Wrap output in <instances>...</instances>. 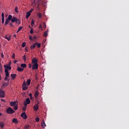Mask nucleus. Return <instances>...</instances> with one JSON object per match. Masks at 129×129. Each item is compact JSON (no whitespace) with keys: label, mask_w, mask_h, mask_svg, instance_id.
I'll use <instances>...</instances> for the list:
<instances>
[{"label":"nucleus","mask_w":129,"mask_h":129,"mask_svg":"<svg viewBox=\"0 0 129 129\" xmlns=\"http://www.w3.org/2000/svg\"><path fill=\"white\" fill-rule=\"evenodd\" d=\"M5 91L0 89V98H4Z\"/></svg>","instance_id":"nucleus-4"},{"label":"nucleus","mask_w":129,"mask_h":129,"mask_svg":"<svg viewBox=\"0 0 129 129\" xmlns=\"http://www.w3.org/2000/svg\"><path fill=\"white\" fill-rule=\"evenodd\" d=\"M6 112L8 114H14L16 111L14 110L12 107H9L6 109Z\"/></svg>","instance_id":"nucleus-1"},{"label":"nucleus","mask_w":129,"mask_h":129,"mask_svg":"<svg viewBox=\"0 0 129 129\" xmlns=\"http://www.w3.org/2000/svg\"><path fill=\"white\" fill-rule=\"evenodd\" d=\"M34 24H35V22L34 21V20H32L31 21V26L33 27V26H34Z\"/></svg>","instance_id":"nucleus-35"},{"label":"nucleus","mask_w":129,"mask_h":129,"mask_svg":"<svg viewBox=\"0 0 129 129\" xmlns=\"http://www.w3.org/2000/svg\"><path fill=\"white\" fill-rule=\"evenodd\" d=\"M30 16H31V13H30V12H27L26 13V19H28L29 17H30Z\"/></svg>","instance_id":"nucleus-17"},{"label":"nucleus","mask_w":129,"mask_h":129,"mask_svg":"<svg viewBox=\"0 0 129 129\" xmlns=\"http://www.w3.org/2000/svg\"><path fill=\"white\" fill-rule=\"evenodd\" d=\"M10 104L11 106H15V105L18 104V103L17 101L10 102Z\"/></svg>","instance_id":"nucleus-9"},{"label":"nucleus","mask_w":129,"mask_h":129,"mask_svg":"<svg viewBox=\"0 0 129 129\" xmlns=\"http://www.w3.org/2000/svg\"><path fill=\"white\" fill-rule=\"evenodd\" d=\"M2 24L5 23V17L2 18Z\"/></svg>","instance_id":"nucleus-37"},{"label":"nucleus","mask_w":129,"mask_h":129,"mask_svg":"<svg viewBox=\"0 0 129 129\" xmlns=\"http://www.w3.org/2000/svg\"><path fill=\"white\" fill-rule=\"evenodd\" d=\"M12 122L17 124L19 123V121H18V119L14 118L12 119Z\"/></svg>","instance_id":"nucleus-11"},{"label":"nucleus","mask_w":129,"mask_h":129,"mask_svg":"<svg viewBox=\"0 0 129 129\" xmlns=\"http://www.w3.org/2000/svg\"><path fill=\"white\" fill-rule=\"evenodd\" d=\"M35 39H37V36H33V40H35Z\"/></svg>","instance_id":"nucleus-53"},{"label":"nucleus","mask_w":129,"mask_h":129,"mask_svg":"<svg viewBox=\"0 0 129 129\" xmlns=\"http://www.w3.org/2000/svg\"><path fill=\"white\" fill-rule=\"evenodd\" d=\"M34 111H37L39 109V105L38 104L34 105L33 106Z\"/></svg>","instance_id":"nucleus-10"},{"label":"nucleus","mask_w":129,"mask_h":129,"mask_svg":"<svg viewBox=\"0 0 129 129\" xmlns=\"http://www.w3.org/2000/svg\"><path fill=\"white\" fill-rule=\"evenodd\" d=\"M15 23L16 24H18V25H20V24H21V21L20 20V19H17Z\"/></svg>","instance_id":"nucleus-26"},{"label":"nucleus","mask_w":129,"mask_h":129,"mask_svg":"<svg viewBox=\"0 0 129 129\" xmlns=\"http://www.w3.org/2000/svg\"><path fill=\"white\" fill-rule=\"evenodd\" d=\"M29 39L30 40H33V38L31 36H29Z\"/></svg>","instance_id":"nucleus-56"},{"label":"nucleus","mask_w":129,"mask_h":129,"mask_svg":"<svg viewBox=\"0 0 129 129\" xmlns=\"http://www.w3.org/2000/svg\"><path fill=\"white\" fill-rule=\"evenodd\" d=\"M25 49L26 52H28V47H25Z\"/></svg>","instance_id":"nucleus-49"},{"label":"nucleus","mask_w":129,"mask_h":129,"mask_svg":"<svg viewBox=\"0 0 129 129\" xmlns=\"http://www.w3.org/2000/svg\"><path fill=\"white\" fill-rule=\"evenodd\" d=\"M17 19L18 18H17V17H12V19H11L12 23H16Z\"/></svg>","instance_id":"nucleus-13"},{"label":"nucleus","mask_w":129,"mask_h":129,"mask_svg":"<svg viewBox=\"0 0 129 129\" xmlns=\"http://www.w3.org/2000/svg\"><path fill=\"white\" fill-rule=\"evenodd\" d=\"M10 26H11V27H12L13 28H14V25L13 24V22H11V23H10Z\"/></svg>","instance_id":"nucleus-41"},{"label":"nucleus","mask_w":129,"mask_h":129,"mask_svg":"<svg viewBox=\"0 0 129 129\" xmlns=\"http://www.w3.org/2000/svg\"><path fill=\"white\" fill-rule=\"evenodd\" d=\"M23 59L26 60V55L23 56Z\"/></svg>","instance_id":"nucleus-58"},{"label":"nucleus","mask_w":129,"mask_h":129,"mask_svg":"<svg viewBox=\"0 0 129 129\" xmlns=\"http://www.w3.org/2000/svg\"><path fill=\"white\" fill-rule=\"evenodd\" d=\"M34 48H36V44H35V43H34V44H33L32 45H31L30 46V49L31 50H33V49H34Z\"/></svg>","instance_id":"nucleus-25"},{"label":"nucleus","mask_w":129,"mask_h":129,"mask_svg":"<svg viewBox=\"0 0 129 129\" xmlns=\"http://www.w3.org/2000/svg\"><path fill=\"white\" fill-rule=\"evenodd\" d=\"M2 115H3V113H2L1 112H0V116H2Z\"/></svg>","instance_id":"nucleus-61"},{"label":"nucleus","mask_w":129,"mask_h":129,"mask_svg":"<svg viewBox=\"0 0 129 129\" xmlns=\"http://www.w3.org/2000/svg\"><path fill=\"white\" fill-rule=\"evenodd\" d=\"M39 29H41V30H43V28H42V25H40L39 26Z\"/></svg>","instance_id":"nucleus-47"},{"label":"nucleus","mask_w":129,"mask_h":129,"mask_svg":"<svg viewBox=\"0 0 129 129\" xmlns=\"http://www.w3.org/2000/svg\"><path fill=\"white\" fill-rule=\"evenodd\" d=\"M35 77L36 78V80H37V79H38V75L36 74Z\"/></svg>","instance_id":"nucleus-51"},{"label":"nucleus","mask_w":129,"mask_h":129,"mask_svg":"<svg viewBox=\"0 0 129 129\" xmlns=\"http://www.w3.org/2000/svg\"><path fill=\"white\" fill-rule=\"evenodd\" d=\"M42 26H43V28H44V29L46 28V23H43Z\"/></svg>","instance_id":"nucleus-40"},{"label":"nucleus","mask_w":129,"mask_h":129,"mask_svg":"<svg viewBox=\"0 0 129 129\" xmlns=\"http://www.w3.org/2000/svg\"><path fill=\"white\" fill-rule=\"evenodd\" d=\"M4 127H5V122L3 121L0 122V127H1V128H4Z\"/></svg>","instance_id":"nucleus-14"},{"label":"nucleus","mask_w":129,"mask_h":129,"mask_svg":"<svg viewBox=\"0 0 129 129\" xmlns=\"http://www.w3.org/2000/svg\"><path fill=\"white\" fill-rule=\"evenodd\" d=\"M1 101L2 102H6V101H5V99H1Z\"/></svg>","instance_id":"nucleus-42"},{"label":"nucleus","mask_w":129,"mask_h":129,"mask_svg":"<svg viewBox=\"0 0 129 129\" xmlns=\"http://www.w3.org/2000/svg\"><path fill=\"white\" fill-rule=\"evenodd\" d=\"M30 99H33V97H30Z\"/></svg>","instance_id":"nucleus-60"},{"label":"nucleus","mask_w":129,"mask_h":129,"mask_svg":"<svg viewBox=\"0 0 129 129\" xmlns=\"http://www.w3.org/2000/svg\"><path fill=\"white\" fill-rule=\"evenodd\" d=\"M18 60H15L14 61V63H15V64H17V63H18Z\"/></svg>","instance_id":"nucleus-54"},{"label":"nucleus","mask_w":129,"mask_h":129,"mask_svg":"<svg viewBox=\"0 0 129 129\" xmlns=\"http://www.w3.org/2000/svg\"><path fill=\"white\" fill-rule=\"evenodd\" d=\"M38 67H39V64H38V63L32 64L33 70H36L38 69Z\"/></svg>","instance_id":"nucleus-8"},{"label":"nucleus","mask_w":129,"mask_h":129,"mask_svg":"<svg viewBox=\"0 0 129 129\" xmlns=\"http://www.w3.org/2000/svg\"><path fill=\"white\" fill-rule=\"evenodd\" d=\"M21 30H23V27L21 26L18 28V31H21Z\"/></svg>","instance_id":"nucleus-38"},{"label":"nucleus","mask_w":129,"mask_h":129,"mask_svg":"<svg viewBox=\"0 0 129 129\" xmlns=\"http://www.w3.org/2000/svg\"><path fill=\"white\" fill-rule=\"evenodd\" d=\"M34 96L35 98H37L39 96V91H37L35 92Z\"/></svg>","instance_id":"nucleus-16"},{"label":"nucleus","mask_w":129,"mask_h":129,"mask_svg":"<svg viewBox=\"0 0 129 129\" xmlns=\"http://www.w3.org/2000/svg\"><path fill=\"white\" fill-rule=\"evenodd\" d=\"M14 37H15V38H16V37H17V36H16V34H15V35H14Z\"/></svg>","instance_id":"nucleus-62"},{"label":"nucleus","mask_w":129,"mask_h":129,"mask_svg":"<svg viewBox=\"0 0 129 129\" xmlns=\"http://www.w3.org/2000/svg\"><path fill=\"white\" fill-rule=\"evenodd\" d=\"M26 83L27 85H30V84H31V80L28 79L27 80Z\"/></svg>","instance_id":"nucleus-27"},{"label":"nucleus","mask_w":129,"mask_h":129,"mask_svg":"<svg viewBox=\"0 0 129 129\" xmlns=\"http://www.w3.org/2000/svg\"><path fill=\"white\" fill-rule=\"evenodd\" d=\"M8 85H9V84L7 83H4L3 84V87H7V86H8Z\"/></svg>","instance_id":"nucleus-31"},{"label":"nucleus","mask_w":129,"mask_h":129,"mask_svg":"<svg viewBox=\"0 0 129 129\" xmlns=\"http://www.w3.org/2000/svg\"><path fill=\"white\" fill-rule=\"evenodd\" d=\"M29 95L30 97H32V93L29 94Z\"/></svg>","instance_id":"nucleus-59"},{"label":"nucleus","mask_w":129,"mask_h":129,"mask_svg":"<svg viewBox=\"0 0 129 129\" xmlns=\"http://www.w3.org/2000/svg\"><path fill=\"white\" fill-rule=\"evenodd\" d=\"M11 77L13 79H15V78H16V77H17V74H12L11 75Z\"/></svg>","instance_id":"nucleus-15"},{"label":"nucleus","mask_w":129,"mask_h":129,"mask_svg":"<svg viewBox=\"0 0 129 129\" xmlns=\"http://www.w3.org/2000/svg\"><path fill=\"white\" fill-rule=\"evenodd\" d=\"M42 127H44V126H46V123H45V120L44 119H42V123L41 124Z\"/></svg>","instance_id":"nucleus-18"},{"label":"nucleus","mask_w":129,"mask_h":129,"mask_svg":"<svg viewBox=\"0 0 129 129\" xmlns=\"http://www.w3.org/2000/svg\"><path fill=\"white\" fill-rule=\"evenodd\" d=\"M22 89L23 90H27V89H28V87H27V85L26 84V82L25 81L23 82L22 85Z\"/></svg>","instance_id":"nucleus-6"},{"label":"nucleus","mask_w":129,"mask_h":129,"mask_svg":"<svg viewBox=\"0 0 129 129\" xmlns=\"http://www.w3.org/2000/svg\"><path fill=\"white\" fill-rule=\"evenodd\" d=\"M17 71H19V72H23V71H24V69H22L20 67H18Z\"/></svg>","instance_id":"nucleus-19"},{"label":"nucleus","mask_w":129,"mask_h":129,"mask_svg":"<svg viewBox=\"0 0 129 129\" xmlns=\"http://www.w3.org/2000/svg\"><path fill=\"white\" fill-rule=\"evenodd\" d=\"M25 129H29L30 128V125H26L24 127Z\"/></svg>","instance_id":"nucleus-32"},{"label":"nucleus","mask_w":129,"mask_h":129,"mask_svg":"<svg viewBox=\"0 0 129 129\" xmlns=\"http://www.w3.org/2000/svg\"><path fill=\"white\" fill-rule=\"evenodd\" d=\"M8 77H5V78L4 79L5 81H8Z\"/></svg>","instance_id":"nucleus-43"},{"label":"nucleus","mask_w":129,"mask_h":129,"mask_svg":"<svg viewBox=\"0 0 129 129\" xmlns=\"http://www.w3.org/2000/svg\"><path fill=\"white\" fill-rule=\"evenodd\" d=\"M28 27H29V28H31V26H30V25H29Z\"/></svg>","instance_id":"nucleus-64"},{"label":"nucleus","mask_w":129,"mask_h":129,"mask_svg":"<svg viewBox=\"0 0 129 129\" xmlns=\"http://www.w3.org/2000/svg\"><path fill=\"white\" fill-rule=\"evenodd\" d=\"M1 57L2 58H4V57H5V56L4 55V53H1Z\"/></svg>","instance_id":"nucleus-52"},{"label":"nucleus","mask_w":129,"mask_h":129,"mask_svg":"<svg viewBox=\"0 0 129 129\" xmlns=\"http://www.w3.org/2000/svg\"><path fill=\"white\" fill-rule=\"evenodd\" d=\"M15 11L16 12V13H19V11H18V8H15Z\"/></svg>","instance_id":"nucleus-39"},{"label":"nucleus","mask_w":129,"mask_h":129,"mask_svg":"<svg viewBox=\"0 0 129 129\" xmlns=\"http://www.w3.org/2000/svg\"><path fill=\"white\" fill-rule=\"evenodd\" d=\"M28 66H29V68H31V67H32V64H29L28 65Z\"/></svg>","instance_id":"nucleus-57"},{"label":"nucleus","mask_w":129,"mask_h":129,"mask_svg":"<svg viewBox=\"0 0 129 129\" xmlns=\"http://www.w3.org/2000/svg\"><path fill=\"white\" fill-rule=\"evenodd\" d=\"M19 32H20V31H19V30L18 29L17 33H18Z\"/></svg>","instance_id":"nucleus-63"},{"label":"nucleus","mask_w":129,"mask_h":129,"mask_svg":"<svg viewBox=\"0 0 129 129\" xmlns=\"http://www.w3.org/2000/svg\"><path fill=\"white\" fill-rule=\"evenodd\" d=\"M32 64H38V59L34 57L32 59Z\"/></svg>","instance_id":"nucleus-7"},{"label":"nucleus","mask_w":129,"mask_h":129,"mask_svg":"<svg viewBox=\"0 0 129 129\" xmlns=\"http://www.w3.org/2000/svg\"><path fill=\"white\" fill-rule=\"evenodd\" d=\"M27 109V105H24L23 107V110H26Z\"/></svg>","instance_id":"nucleus-36"},{"label":"nucleus","mask_w":129,"mask_h":129,"mask_svg":"<svg viewBox=\"0 0 129 129\" xmlns=\"http://www.w3.org/2000/svg\"><path fill=\"white\" fill-rule=\"evenodd\" d=\"M43 36L44 37H47V36H48V31H45Z\"/></svg>","instance_id":"nucleus-30"},{"label":"nucleus","mask_w":129,"mask_h":129,"mask_svg":"<svg viewBox=\"0 0 129 129\" xmlns=\"http://www.w3.org/2000/svg\"><path fill=\"white\" fill-rule=\"evenodd\" d=\"M14 109L15 110H17L18 107V104H17L16 105L14 106Z\"/></svg>","instance_id":"nucleus-28"},{"label":"nucleus","mask_w":129,"mask_h":129,"mask_svg":"<svg viewBox=\"0 0 129 129\" xmlns=\"http://www.w3.org/2000/svg\"><path fill=\"white\" fill-rule=\"evenodd\" d=\"M12 19H13V16L9 15L7 18V20H9V21H12Z\"/></svg>","instance_id":"nucleus-21"},{"label":"nucleus","mask_w":129,"mask_h":129,"mask_svg":"<svg viewBox=\"0 0 129 129\" xmlns=\"http://www.w3.org/2000/svg\"><path fill=\"white\" fill-rule=\"evenodd\" d=\"M22 48H25L26 47V42H23L22 44Z\"/></svg>","instance_id":"nucleus-34"},{"label":"nucleus","mask_w":129,"mask_h":129,"mask_svg":"<svg viewBox=\"0 0 129 129\" xmlns=\"http://www.w3.org/2000/svg\"><path fill=\"white\" fill-rule=\"evenodd\" d=\"M35 120L36 121H37V122H39V121H40V118H39V117H37L35 118Z\"/></svg>","instance_id":"nucleus-33"},{"label":"nucleus","mask_w":129,"mask_h":129,"mask_svg":"<svg viewBox=\"0 0 129 129\" xmlns=\"http://www.w3.org/2000/svg\"><path fill=\"white\" fill-rule=\"evenodd\" d=\"M36 2H37V1H34L32 2V4H33V5H36Z\"/></svg>","instance_id":"nucleus-50"},{"label":"nucleus","mask_w":129,"mask_h":129,"mask_svg":"<svg viewBox=\"0 0 129 129\" xmlns=\"http://www.w3.org/2000/svg\"><path fill=\"white\" fill-rule=\"evenodd\" d=\"M15 53H13L12 58H13V59H15Z\"/></svg>","instance_id":"nucleus-48"},{"label":"nucleus","mask_w":129,"mask_h":129,"mask_svg":"<svg viewBox=\"0 0 129 129\" xmlns=\"http://www.w3.org/2000/svg\"><path fill=\"white\" fill-rule=\"evenodd\" d=\"M2 18H5V14L4 13H2Z\"/></svg>","instance_id":"nucleus-44"},{"label":"nucleus","mask_w":129,"mask_h":129,"mask_svg":"<svg viewBox=\"0 0 129 129\" xmlns=\"http://www.w3.org/2000/svg\"><path fill=\"white\" fill-rule=\"evenodd\" d=\"M30 103H31V100H30L29 98H27L24 102V105H28V104H30Z\"/></svg>","instance_id":"nucleus-3"},{"label":"nucleus","mask_w":129,"mask_h":129,"mask_svg":"<svg viewBox=\"0 0 129 129\" xmlns=\"http://www.w3.org/2000/svg\"><path fill=\"white\" fill-rule=\"evenodd\" d=\"M0 70H1V72H2V71H3L2 70V68H3V67H2V66H0Z\"/></svg>","instance_id":"nucleus-55"},{"label":"nucleus","mask_w":129,"mask_h":129,"mask_svg":"<svg viewBox=\"0 0 129 129\" xmlns=\"http://www.w3.org/2000/svg\"><path fill=\"white\" fill-rule=\"evenodd\" d=\"M35 46H37V48H40L41 47V43H38V42H35Z\"/></svg>","instance_id":"nucleus-23"},{"label":"nucleus","mask_w":129,"mask_h":129,"mask_svg":"<svg viewBox=\"0 0 129 129\" xmlns=\"http://www.w3.org/2000/svg\"><path fill=\"white\" fill-rule=\"evenodd\" d=\"M5 75L6 77H10V74L9 73V71L8 70H5Z\"/></svg>","instance_id":"nucleus-12"},{"label":"nucleus","mask_w":129,"mask_h":129,"mask_svg":"<svg viewBox=\"0 0 129 129\" xmlns=\"http://www.w3.org/2000/svg\"><path fill=\"white\" fill-rule=\"evenodd\" d=\"M21 68H26L27 67V64H26V63H21Z\"/></svg>","instance_id":"nucleus-20"},{"label":"nucleus","mask_w":129,"mask_h":129,"mask_svg":"<svg viewBox=\"0 0 129 129\" xmlns=\"http://www.w3.org/2000/svg\"><path fill=\"white\" fill-rule=\"evenodd\" d=\"M33 11H34V10H33V9H30V10L29 11H28L29 13H30V14H31L32 12H33Z\"/></svg>","instance_id":"nucleus-45"},{"label":"nucleus","mask_w":129,"mask_h":129,"mask_svg":"<svg viewBox=\"0 0 129 129\" xmlns=\"http://www.w3.org/2000/svg\"><path fill=\"white\" fill-rule=\"evenodd\" d=\"M37 16L38 18H39V19H41L42 18V13H38Z\"/></svg>","instance_id":"nucleus-29"},{"label":"nucleus","mask_w":129,"mask_h":129,"mask_svg":"<svg viewBox=\"0 0 129 129\" xmlns=\"http://www.w3.org/2000/svg\"><path fill=\"white\" fill-rule=\"evenodd\" d=\"M34 33V31H33V29H31L30 30V34H33Z\"/></svg>","instance_id":"nucleus-46"},{"label":"nucleus","mask_w":129,"mask_h":129,"mask_svg":"<svg viewBox=\"0 0 129 129\" xmlns=\"http://www.w3.org/2000/svg\"><path fill=\"white\" fill-rule=\"evenodd\" d=\"M11 36L10 35L8 37L7 36V35L5 36V38L7 40H8V41H10L11 40Z\"/></svg>","instance_id":"nucleus-22"},{"label":"nucleus","mask_w":129,"mask_h":129,"mask_svg":"<svg viewBox=\"0 0 129 129\" xmlns=\"http://www.w3.org/2000/svg\"><path fill=\"white\" fill-rule=\"evenodd\" d=\"M4 68L5 70H8V71H11L12 70V67H11V63H8L7 64L4 65Z\"/></svg>","instance_id":"nucleus-2"},{"label":"nucleus","mask_w":129,"mask_h":129,"mask_svg":"<svg viewBox=\"0 0 129 129\" xmlns=\"http://www.w3.org/2000/svg\"><path fill=\"white\" fill-rule=\"evenodd\" d=\"M10 20H8V19H6L5 23V26L8 25L9 24V23H10Z\"/></svg>","instance_id":"nucleus-24"},{"label":"nucleus","mask_w":129,"mask_h":129,"mask_svg":"<svg viewBox=\"0 0 129 129\" xmlns=\"http://www.w3.org/2000/svg\"><path fill=\"white\" fill-rule=\"evenodd\" d=\"M21 116L22 118H24V119H27V118H28V116H27V114L25 112L21 113Z\"/></svg>","instance_id":"nucleus-5"}]
</instances>
